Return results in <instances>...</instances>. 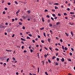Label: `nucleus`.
Segmentation results:
<instances>
[{
  "label": "nucleus",
  "instance_id": "nucleus-1",
  "mask_svg": "<svg viewBox=\"0 0 75 75\" xmlns=\"http://www.w3.org/2000/svg\"><path fill=\"white\" fill-rule=\"evenodd\" d=\"M20 12V9H18V11L16 12V14H17Z\"/></svg>",
  "mask_w": 75,
  "mask_h": 75
},
{
  "label": "nucleus",
  "instance_id": "nucleus-2",
  "mask_svg": "<svg viewBox=\"0 0 75 75\" xmlns=\"http://www.w3.org/2000/svg\"><path fill=\"white\" fill-rule=\"evenodd\" d=\"M71 34L72 35V36H74V35H73V33L72 32V31L71 32Z\"/></svg>",
  "mask_w": 75,
  "mask_h": 75
},
{
  "label": "nucleus",
  "instance_id": "nucleus-3",
  "mask_svg": "<svg viewBox=\"0 0 75 75\" xmlns=\"http://www.w3.org/2000/svg\"><path fill=\"white\" fill-rule=\"evenodd\" d=\"M21 40L22 41H25V40L23 39L22 38H21Z\"/></svg>",
  "mask_w": 75,
  "mask_h": 75
},
{
  "label": "nucleus",
  "instance_id": "nucleus-4",
  "mask_svg": "<svg viewBox=\"0 0 75 75\" xmlns=\"http://www.w3.org/2000/svg\"><path fill=\"white\" fill-rule=\"evenodd\" d=\"M54 5H58L59 4L58 3H56L54 4Z\"/></svg>",
  "mask_w": 75,
  "mask_h": 75
},
{
  "label": "nucleus",
  "instance_id": "nucleus-5",
  "mask_svg": "<svg viewBox=\"0 0 75 75\" xmlns=\"http://www.w3.org/2000/svg\"><path fill=\"white\" fill-rule=\"evenodd\" d=\"M6 51H8V52H11V50H8L7 49L6 50Z\"/></svg>",
  "mask_w": 75,
  "mask_h": 75
},
{
  "label": "nucleus",
  "instance_id": "nucleus-6",
  "mask_svg": "<svg viewBox=\"0 0 75 75\" xmlns=\"http://www.w3.org/2000/svg\"><path fill=\"white\" fill-rule=\"evenodd\" d=\"M62 62H64V58H62Z\"/></svg>",
  "mask_w": 75,
  "mask_h": 75
},
{
  "label": "nucleus",
  "instance_id": "nucleus-7",
  "mask_svg": "<svg viewBox=\"0 0 75 75\" xmlns=\"http://www.w3.org/2000/svg\"><path fill=\"white\" fill-rule=\"evenodd\" d=\"M22 18H23V19H25V18H26V17H25L24 16H22Z\"/></svg>",
  "mask_w": 75,
  "mask_h": 75
},
{
  "label": "nucleus",
  "instance_id": "nucleus-8",
  "mask_svg": "<svg viewBox=\"0 0 75 75\" xmlns=\"http://www.w3.org/2000/svg\"><path fill=\"white\" fill-rule=\"evenodd\" d=\"M47 40H48V42H50V38H48V39Z\"/></svg>",
  "mask_w": 75,
  "mask_h": 75
},
{
  "label": "nucleus",
  "instance_id": "nucleus-9",
  "mask_svg": "<svg viewBox=\"0 0 75 75\" xmlns=\"http://www.w3.org/2000/svg\"><path fill=\"white\" fill-rule=\"evenodd\" d=\"M65 34H66V35L67 36H69V34H67V33H65Z\"/></svg>",
  "mask_w": 75,
  "mask_h": 75
},
{
  "label": "nucleus",
  "instance_id": "nucleus-10",
  "mask_svg": "<svg viewBox=\"0 0 75 75\" xmlns=\"http://www.w3.org/2000/svg\"><path fill=\"white\" fill-rule=\"evenodd\" d=\"M27 39H30V38L28 36H27L26 38Z\"/></svg>",
  "mask_w": 75,
  "mask_h": 75
},
{
  "label": "nucleus",
  "instance_id": "nucleus-11",
  "mask_svg": "<svg viewBox=\"0 0 75 75\" xmlns=\"http://www.w3.org/2000/svg\"><path fill=\"white\" fill-rule=\"evenodd\" d=\"M48 61L49 62H50V63H51V60H50V59H49L48 60Z\"/></svg>",
  "mask_w": 75,
  "mask_h": 75
},
{
  "label": "nucleus",
  "instance_id": "nucleus-12",
  "mask_svg": "<svg viewBox=\"0 0 75 75\" xmlns=\"http://www.w3.org/2000/svg\"><path fill=\"white\" fill-rule=\"evenodd\" d=\"M59 24H60V23L57 22V23H56V25H59Z\"/></svg>",
  "mask_w": 75,
  "mask_h": 75
},
{
  "label": "nucleus",
  "instance_id": "nucleus-13",
  "mask_svg": "<svg viewBox=\"0 0 75 75\" xmlns=\"http://www.w3.org/2000/svg\"><path fill=\"white\" fill-rule=\"evenodd\" d=\"M55 56H54L53 57H52V59H55Z\"/></svg>",
  "mask_w": 75,
  "mask_h": 75
},
{
  "label": "nucleus",
  "instance_id": "nucleus-14",
  "mask_svg": "<svg viewBox=\"0 0 75 75\" xmlns=\"http://www.w3.org/2000/svg\"><path fill=\"white\" fill-rule=\"evenodd\" d=\"M70 14H74V12H70Z\"/></svg>",
  "mask_w": 75,
  "mask_h": 75
},
{
  "label": "nucleus",
  "instance_id": "nucleus-15",
  "mask_svg": "<svg viewBox=\"0 0 75 75\" xmlns=\"http://www.w3.org/2000/svg\"><path fill=\"white\" fill-rule=\"evenodd\" d=\"M52 16L53 17H55V14H52Z\"/></svg>",
  "mask_w": 75,
  "mask_h": 75
},
{
  "label": "nucleus",
  "instance_id": "nucleus-16",
  "mask_svg": "<svg viewBox=\"0 0 75 75\" xmlns=\"http://www.w3.org/2000/svg\"><path fill=\"white\" fill-rule=\"evenodd\" d=\"M49 25L50 27H52V24L50 23V24Z\"/></svg>",
  "mask_w": 75,
  "mask_h": 75
},
{
  "label": "nucleus",
  "instance_id": "nucleus-17",
  "mask_svg": "<svg viewBox=\"0 0 75 75\" xmlns=\"http://www.w3.org/2000/svg\"><path fill=\"white\" fill-rule=\"evenodd\" d=\"M19 25H22V23H21V22H19Z\"/></svg>",
  "mask_w": 75,
  "mask_h": 75
},
{
  "label": "nucleus",
  "instance_id": "nucleus-18",
  "mask_svg": "<svg viewBox=\"0 0 75 75\" xmlns=\"http://www.w3.org/2000/svg\"><path fill=\"white\" fill-rule=\"evenodd\" d=\"M25 28V27H24V26H23L22 27V29H23V30H24Z\"/></svg>",
  "mask_w": 75,
  "mask_h": 75
},
{
  "label": "nucleus",
  "instance_id": "nucleus-19",
  "mask_svg": "<svg viewBox=\"0 0 75 75\" xmlns=\"http://www.w3.org/2000/svg\"><path fill=\"white\" fill-rule=\"evenodd\" d=\"M55 9H58V7H57L56 6H55Z\"/></svg>",
  "mask_w": 75,
  "mask_h": 75
},
{
  "label": "nucleus",
  "instance_id": "nucleus-20",
  "mask_svg": "<svg viewBox=\"0 0 75 75\" xmlns=\"http://www.w3.org/2000/svg\"><path fill=\"white\" fill-rule=\"evenodd\" d=\"M45 37H46V35H45V33H43Z\"/></svg>",
  "mask_w": 75,
  "mask_h": 75
},
{
  "label": "nucleus",
  "instance_id": "nucleus-21",
  "mask_svg": "<svg viewBox=\"0 0 75 75\" xmlns=\"http://www.w3.org/2000/svg\"><path fill=\"white\" fill-rule=\"evenodd\" d=\"M8 60H9V58H8L6 59V62H8Z\"/></svg>",
  "mask_w": 75,
  "mask_h": 75
},
{
  "label": "nucleus",
  "instance_id": "nucleus-22",
  "mask_svg": "<svg viewBox=\"0 0 75 75\" xmlns=\"http://www.w3.org/2000/svg\"><path fill=\"white\" fill-rule=\"evenodd\" d=\"M42 21H43V22H44V18H42Z\"/></svg>",
  "mask_w": 75,
  "mask_h": 75
},
{
  "label": "nucleus",
  "instance_id": "nucleus-23",
  "mask_svg": "<svg viewBox=\"0 0 75 75\" xmlns=\"http://www.w3.org/2000/svg\"><path fill=\"white\" fill-rule=\"evenodd\" d=\"M55 65H58L59 64L58 63H57V62H56Z\"/></svg>",
  "mask_w": 75,
  "mask_h": 75
},
{
  "label": "nucleus",
  "instance_id": "nucleus-24",
  "mask_svg": "<svg viewBox=\"0 0 75 75\" xmlns=\"http://www.w3.org/2000/svg\"><path fill=\"white\" fill-rule=\"evenodd\" d=\"M16 47H17V48H20V46H16Z\"/></svg>",
  "mask_w": 75,
  "mask_h": 75
},
{
  "label": "nucleus",
  "instance_id": "nucleus-25",
  "mask_svg": "<svg viewBox=\"0 0 75 75\" xmlns=\"http://www.w3.org/2000/svg\"><path fill=\"white\" fill-rule=\"evenodd\" d=\"M45 74L46 75H48V73H47V71H45Z\"/></svg>",
  "mask_w": 75,
  "mask_h": 75
},
{
  "label": "nucleus",
  "instance_id": "nucleus-26",
  "mask_svg": "<svg viewBox=\"0 0 75 75\" xmlns=\"http://www.w3.org/2000/svg\"><path fill=\"white\" fill-rule=\"evenodd\" d=\"M13 61H15L16 60V59L14 58V57H13Z\"/></svg>",
  "mask_w": 75,
  "mask_h": 75
},
{
  "label": "nucleus",
  "instance_id": "nucleus-27",
  "mask_svg": "<svg viewBox=\"0 0 75 75\" xmlns=\"http://www.w3.org/2000/svg\"><path fill=\"white\" fill-rule=\"evenodd\" d=\"M62 49H63V50H64V46H62Z\"/></svg>",
  "mask_w": 75,
  "mask_h": 75
},
{
  "label": "nucleus",
  "instance_id": "nucleus-28",
  "mask_svg": "<svg viewBox=\"0 0 75 75\" xmlns=\"http://www.w3.org/2000/svg\"><path fill=\"white\" fill-rule=\"evenodd\" d=\"M70 55H71V56H72V53L70 52L69 53Z\"/></svg>",
  "mask_w": 75,
  "mask_h": 75
},
{
  "label": "nucleus",
  "instance_id": "nucleus-29",
  "mask_svg": "<svg viewBox=\"0 0 75 75\" xmlns=\"http://www.w3.org/2000/svg\"><path fill=\"white\" fill-rule=\"evenodd\" d=\"M57 61H59V58H57Z\"/></svg>",
  "mask_w": 75,
  "mask_h": 75
},
{
  "label": "nucleus",
  "instance_id": "nucleus-30",
  "mask_svg": "<svg viewBox=\"0 0 75 75\" xmlns=\"http://www.w3.org/2000/svg\"><path fill=\"white\" fill-rule=\"evenodd\" d=\"M45 49V50H48V48H47L45 47H44Z\"/></svg>",
  "mask_w": 75,
  "mask_h": 75
},
{
  "label": "nucleus",
  "instance_id": "nucleus-31",
  "mask_svg": "<svg viewBox=\"0 0 75 75\" xmlns=\"http://www.w3.org/2000/svg\"><path fill=\"white\" fill-rule=\"evenodd\" d=\"M44 28H40V30H44Z\"/></svg>",
  "mask_w": 75,
  "mask_h": 75
},
{
  "label": "nucleus",
  "instance_id": "nucleus-32",
  "mask_svg": "<svg viewBox=\"0 0 75 75\" xmlns=\"http://www.w3.org/2000/svg\"><path fill=\"white\" fill-rule=\"evenodd\" d=\"M15 4H18V3H17V1H15Z\"/></svg>",
  "mask_w": 75,
  "mask_h": 75
},
{
  "label": "nucleus",
  "instance_id": "nucleus-33",
  "mask_svg": "<svg viewBox=\"0 0 75 75\" xmlns=\"http://www.w3.org/2000/svg\"><path fill=\"white\" fill-rule=\"evenodd\" d=\"M28 35L30 36V37H31V36H32V35L31 34H29Z\"/></svg>",
  "mask_w": 75,
  "mask_h": 75
},
{
  "label": "nucleus",
  "instance_id": "nucleus-34",
  "mask_svg": "<svg viewBox=\"0 0 75 75\" xmlns=\"http://www.w3.org/2000/svg\"><path fill=\"white\" fill-rule=\"evenodd\" d=\"M30 52H33V50H32V49H30Z\"/></svg>",
  "mask_w": 75,
  "mask_h": 75
},
{
  "label": "nucleus",
  "instance_id": "nucleus-35",
  "mask_svg": "<svg viewBox=\"0 0 75 75\" xmlns=\"http://www.w3.org/2000/svg\"><path fill=\"white\" fill-rule=\"evenodd\" d=\"M14 35H15L14 34H13L12 36V37L13 38L14 37Z\"/></svg>",
  "mask_w": 75,
  "mask_h": 75
},
{
  "label": "nucleus",
  "instance_id": "nucleus-36",
  "mask_svg": "<svg viewBox=\"0 0 75 75\" xmlns=\"http://www.w3.org/2000/svg\"><path fill=\"white\" fill-rule=\"evenodd\" d=\"M65 50H67L68 49H67V48L66 47H65L64 48Z\"/></svg>",
  "mask_w": 75,
  "mask_h": 75
},
{
  "label": "nucleus",
  "instance_id": "nucleus-37",
  "mask_svg": "<svg viewBox=\"0 0 75 75\" xmlns=\"http://www.w3.org/2000/svg\"><path fill=\"white\" fill-rule=\"evenodd\" d=\"M32 42H33V43H34L35 42L34 40H32Z\"/></svg>",
  "mask_w": 75,
  "mask_h": 75
},
{
  "label": "nucleus",
  "instance_id": "nucleus-38",
  "mask_svg": "<svg viewBox=\"0 0 75 75\" xmlns=\"http://www.w3.org/2000/svg\"><path fill=\"white\" fill-rule=\"evenodd\" d=\"M51 18L53 21H54V18H53L51 17Z\"/></svg>",
  "mask_w": 75,
  "mask_h": 75
},
{
  "label": "nucleus",
  "instance_id": "nucleus-39",
  "mask_svg": "<svg viewBox=\"0 0 75 75\" xmlns=\"http://www.w3.org/2000/svg\"><path fill=\"white\" fill-rule=\"evenodd\" d=\"M41 42H42V43H44V41H43V40H42Z\"/></svg>",
  "mask_w": 75,
  "mask_h": 75
},
{
  "label": "nucleus",
  "instance_id": "nucleus-40",
  "mask_svg": "<svg viewBox=\"0 0 75 75\" xmlns=\"http://www.w3.org/2000/svg\"><path fill=\"white\" fill-rule=\"evenodd\" d=\"M12 22H14V19H12Z\"/></svg>",
  "mask_w": 75,
  "mask_h": 75
},
{
  "label": "nucleus",
  "instance_id": "nucleus-41",
  "mask_svg": "<svg viewBox=\"0 0 75 75\" xmlns=\"http://www.w3.org/2000/svg\"><path fill=\"white\" fill-rule=\"evenodd\" d=\"M47 57V55L46 54H45V58Z\"/></svg>",
  "mask_w": 75,
  "mask_h": 75
},
{
  "label": "nucleus",
  "instance_id": "nucleus-42",
  "mask_svg": "<svg viewBox=\"0 0 75 75\" xmlns=\"http://www.w3.org/2000/svg\"><path fill=\"white\" fill-rule=\"evenodd\" d=\"M21 43L22 44H24V42H23V41H21Z\"/></svg>",
  "mask_w": 75,
  "mask_h": 75
},
{
  "label": "nucleus",
  "instance_id": "nucleus-43",
  "mask_svg": "<svg viewBox=\"0 0 75 75\" xmlns=\"http://www.w3.org/2000/svg\"><path fill=\"white\" fill-rule=\"evenodd\" d=\"M28 13H30V11H27Z\"/></svg>",
  "mask_w": 75,
  "mask_h": 75
},
{
  "label": "nucleus",
  "instance_id": "nucleus-44",
  "mask_svg": "<svg viewBox=\"0 0 75 75\" xmlns=\"http://www.w3.org/2000/svg\"><path fill=\"white\" fill-rule=\"evenodd\" d=\"M41 36H40V35H38V38H40Z\"/></svg>",
  "mask_w": 75,
  "mask_h": 75
},
{
  "label": "nucleus",
  "instance_id": "nucleus-45",
  "mask_svg": "<svg viewBox=\"0 0 75 75\" xmlns=\"http://www.w3.org/2000/svg\"><path fill=\"white\" fill-rule=\"evenodd\" d=\"M52 11H54V12H55V11L54 9L52 10Z\"/></svg>",
  "mask_w": 75,
  "mask_h": 75
},
{
  "label": "nucleus",
  "instance_id": "nucleus-46",
  "mask_svg": "<svg viewBox=\"0 0 75 75\" xmlns=\"http://www.w3.org/2000/svg\"><path fill=\"white\" fill-rule=\"evenodd\" d=\"M5 25H8V23H5Z\"/></svg>",
  "mask_w": 75,
  "mask_h": 75
},
{
  "label": "nucleus",
  "instance_id": "nucleus-47",
  "mask_svg": "<svg viewBox=\"0 0 75 75\" xmlns=\"http://www.w3.org/2000/svg\"><path fill=\"white\" fill-rule=\"evenodd\" d=\"M40 71L39 69V68H38V72H39V71Z\"/></svg>",
  "mask_w": 75,
  "mask_h": 75
},
{
  "label": "nucleus",
  "instance_id": "nucleus-48",
  "mask_svg": "<svg viewBox=\"0 0 75 75\" xmlns=\"http://www.w3.org/2000/svg\"><path fill=\"white\" fill-rule=\"evenodd\" d=\"M5 10H7V8H5Z\"/></svg>",
  "mask_w": 75,
  "mask_h": 75
},
{
  "label": "nucleus",
  "instance_id": "nucleus-49",
  "mask_svg": "<svg viewBox=\"0 0 75 75\" xmlns=\"http://www.w3.org/2000/svg\"><path fill=\"white\" fill-rule=\"evenodd\" d=\"M67 10L68 11H69V10H70V9H69V8H68L67 9Z\"/></svg>",
  "mask_w": 75,
  "mask_h": 75
},
{
  "label": "nucleus",
  "instance_id": "nucleus-50",
  "mask_svg": "<svg viewBox=\"0 0 75 75\" xmlns=\"http://www.w3.org/2000/svg\"><path fill=\"white\" fill-rule=\"evenodd\" d=\"M5 26L3 25H2V28H4Z\"/></svg>",
  "mask_w": 75,
  "mask_h": 75
},
{
  "label": "nucleus",
  "instance_id": "nucleus-51",
  "mask_svg": "<svg viewBox=\"0 0 75 75\" xmlns=\"http://www.w3.org/2000/svg\"><path fill=\"white\" fill-rule=\"evenodd\" d=\"M45 12L48 11V10H47V9H46V10H45Z\"/></svg>",
  "mask_w": 75,
  "mask_h": 75
},
{
  "label": "nucleus",
  "instance_id": "nucleus-52",
  "mask_svg": "<svg viewBox=\"0 0 75 75\" xmlns=\"http://www.w3.org/2000/svg\"><path fill=\"white\" fill-rule=\"evenodd\" d=\"M8 5H10L11 4H10V3H8Z\"/></svg>",
  "mask_w": 75,
  "mask_h": 75
},
{
  "label": "nucleus",
  "instance_id": "nucleus-53",
  "mask_svg": "<svg viewBox=\"0 0 75 75\" xmlns=\"http://www.w3.org/2000/svg\"><path fill=\"white\" fill-rule=\"evenodd\" d=\"M60 41L61 42H62V39H60Z\"/></svg>",
  "mask_w": 75,
  "mask_h": 75
},
{
  "label": "nucleus",
  "instance_id": "nucleus-54",
  "mask_svg": "<svg viewBox=\"0 0 75 75\" xmlns=\"http://www.w3.org/2000/svg\"><path fill=\"white\" fill-rule=\"evenodd\" d=\"M47 17H48V18H50V16H49V15H47Z\"/></svg>",
  "mask_w": 75,
  "mask_h": 75
},
{
  "label": "nucleus",
  "instance_id": "nucleus-55",
  "mask_svg": "<svg viewBox=\"0 0 75 75\" xmlns=\"http://www.w3.org/2000/svg\"><path fill=\"white\" fill-rule=\"evenodd\" d=\"M71 50L72 51H74V49H73V48H71Z\"/></svg>",
  "mask_w": 75,
  "mask_h": 75
},
{
  "label": "nucleus",
  "instance_id": "nucleus-56",
  "mask_svg": "<svg viewBox=\"0 0 75 75\" xmlns=\"http://www.w3.org/2000/svg\"><path fill=\"white\" fill-rule=\"evenodd\" d=\"M58 15L59 16H61V14H60L59 13L58 14Z\"/></svg>",
  "mask_w": 75,
  "mask_h": 75
},
{
  "label": "nucleus",
  "instance_id": "nucleus-57",
  "mask_svg": "<svg viewBox=\"0 0 75 75\" xmlns=\"http://www.w3.org/2000/svg\"><path fill=\"white\" fill-rule=\"evenodd\" d=\"M11 23H9V26H11Z\"/></svg>",
  "mask_w": 75,
  "mask_h": 75
},
{
  "label": "nucleus",
  "instance_id": "nucleus-58",
  "mask_svg": "<svg viewBox=\"0 0 75 75\" xmlns=\"http://www.w3.org/2000/svg\"><path fill=\"white\" fill-rule=\"evenodd\" d=\"M22 49H23V48H24V46H22Z\"/></svg>",
  "mask_w": 75,
  "mask_h": 75
},
{
  "label": "nucleus",
  "instance_id": "nucleus-59",
  "mask_svg": "<svg viewBox=\"0 0 75 75\" xmlns=\"http://www.w3.org/2000/svg\"><path fill=\"white\" fill-rule=\"evenodd\" d=\"M68 60L69 61H71V59H69Z\"/></svg>",
  "mask_w": 75,
  "mask_h": 75
},
{
  "label": "nucleus",
  "instance_id": "nucleus-60",
  "mask_svg": "<svg viewBox=\"0 0 75 75\" xmlns=\"http://www.w3.org/2000/svg\"><path fill=\"white\" fill-rule=\"evenodd\" d=\"M8 18L10 19V16H8Z\"/></svg>",
  "mask_w": 75,
  "mask_h": 75
},
{
  "label": "nucleus",
  "instance_id": "nucleus-61",
  "mask_svg": "<svg viewBox=\"0 0 75 75\" xmlns=\"http://www.w3.org/2000/svg\"><path fill=\"white\" fill-rule=\"evenodd\" d=\"M3 14H5V11H4L3 12Z\"/></svg>",
  "mask_w": 75,
  "mask_h": 75
},
{
  "label": "nucleus",
  "instance_id": "nucleus-62",
  "mask_svg": "<svg viewBox=\"0 0 75 75\" xmlns=\"http://www.w3.org/2000/svg\"><path fill=\"white\" fill-rule=\"evenodd\" d=\"M55 50H56V51H58V48H56L55 49Z\"/></svg>",
  "mask_w": 75,
  "mask_h": 75
},
{
  "label": "nucleus",
  "instance_id": "nucleus-63",
  "mask_svg": "<svg viewBox=\"0 0 75 75\" xmlns=\"http://www.w3.org/2000/svg\"><path fill=\"white\" fill-rule=\"evenodd\" d=\"M42 62L43 63V64H44V61H42Z\"/></svg>",
  "mask_w": 75,
  "mask_h": 75
},
{
  "label": "nucleus",
  "instance_id": "nucleus-64",
  "mask_svg": "<svg viewBox=\"0 0 75 75\" xmlns=\"http://www.w3.org/2000/svg\"><path fill=\"white\" fill-rule=\"evenodd\" d=\"M57 18H58L57 17H55L54 18L55 19H57Z\"/></svg>",
  "mask_w": 75,
  "mask_h": 75
}]
</instances>
